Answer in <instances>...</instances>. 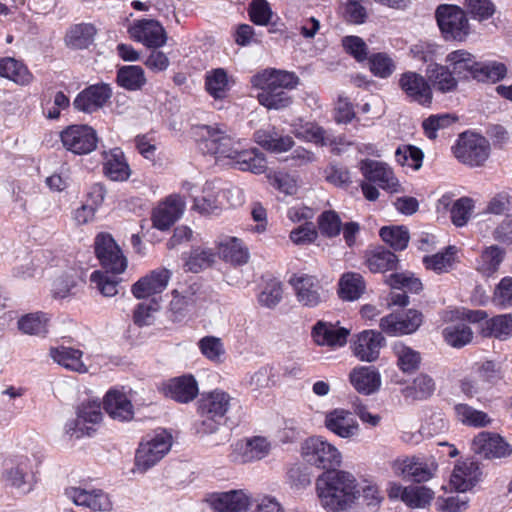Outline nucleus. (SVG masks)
<instances>
[{
	"label": "nucleus",
	"mask_w": 512,
	"mask_h": 512,
	"mask_svg": "<svg viewBox=\"0 0 512 512\" xmlns=\"http://www.w3.org/2000/svg\"><path fill=\"white\" fill-rule=\"evenodd\" d=\"M315 490L326 512H351L361 495L356 477L340 469L322 472L316 478Z\"/></svg>",
	"instance_id": "obj_1"
},
{
	"label": "nucleus",
	"mask_w": 512,
	"mask_h": 512,
	"mask_svg": "<svg viewBox=\"0 0 512 512\" xmlns=\"http://www.w3.org/2000/svg\"><path fill=\"white\" fill-rule=\"evenodd\" d=\"M250 83L258 89L259 103L268 109L285 108L288 104V72L266 68L254 74Z\"/></svg>",
	"instance_id": "obj_2"
},
{
	"label": "nucleus",
	"mask_w": 512,
	"mask_h": 512,
	"mask_svg": "<svg viewBox=\"0 0 512 512\" xmlns=\"http://www.w3.org/2000/svg\"><path fill=\"white\" fill-rule=\"evenodd\" d=\"M300 455L304 462L323 472L338 469L343 462L338 447L320 435L306 438L301 443Z\"/></svg>",
	"instance_id": "obj_3"
},
{
	"label": "nucleus",
	"mask_w": 512,
	"mask_h": 512,
	"mask_svg": "<svg viewBox=\"0 0 512 512\" xmlns=\"http://www.w3.org/2000/svg\"><path fill=\"white\" fill-rule=\"evenodd\" d=\"M199 149L207 154L231 159L236 145L235 135L225 126L199 125L194 128Z\"/></svg>",
	"instance_id": "obj_4"
},
{
	"label": "nucleus",
	"mask_w": 512,
	"mask_h": 512,
	"mask_svg": "<svg viewBox=\"0 0 512 512\" xmlns=\"http://www.w3.org/2000/svg\"><path fill=\"white\" fill-rule=\"evenodd\" d=\"M232 398L222 390L216 389L205 395L198 402L201 421L197 426L198 433L212 434L218 430L226 413L230 409Z\"/></svg>",
	"instance_id": "obj_5"
},
{
	"label": "nucleus",
	"mask_w": 512,
	"mask_h": 512,
	"mask_svg": "<svg viewBox=\"0 0 512 512\" xmlns=\"http://www.w3.org/2000/svg\"><path fill=\"white\" fill-rule=\"evenodd\" d=\"M502 379L500 366L491 360L477 362L473 372L460 380V390L468 398L481 399Z\"/></svg>",
	"instance_id": "obj_6"
},
{
	"label": "nucleus",
	"mask_w": 512,
	"mask_h": 512,
	"mask_svg": "<svg viewBox=\"0 0 512 512\" xmlns=\"http://www.w3.org/2000/svg\"><path fill=\"white\" fill-rule=\"evenodd\" d=\"M171 446L172 435L164 429L147 435L136 451V470L144 473L152 468L170 451Z\"/></svg>",
	"instance_id": "obj_7"
},
{
	"label": "nucleus",
	"mask_w": 512,
	"mask_h": 512,
	"mask_svg": "<svg viewBox=\"0 0 512 512\" xmlns=\"http://www.w3.org/2000/svg\"><path fill=\"white\" fill-rule=\"evenodd\" d=\"M41 459L35 454L16 455L9 468L4 472V480L20 493L30 492L34 484L35 468L39 466Z\"/></svg>",
	"instance_id": "obj_8"
},
{
	"label": "nucleus",
	"mask_w": 512,
	"mask_h": 512,
	"mask_svg": "<svg viewBox=\"0 0 512 512\" xmlns=\"http://www.w3.org/2000/svg\"><path fill=\"white\" fill-rule=\"evenodd\" d=\"M391 468L396 476L421 483L432 479L438 466L434 459L413 455L396 458Z\"/></svg>",
	"instance_id": "obj_9"
},
{
	"label": "nucleus",
	"mask_w": 512,
	"mask_h": 512,
	"mask_svg": "<svg viewBox=\"0 0 512 512\" xmlns=\"http://www.w3.org/2000/svg\"><path fill=\"white\" fill-rule=\"evenodd\" d=\"M490 154L488 140L475 133H462L454 147L455 157L463 164L478 167L484 164Z\"/></svg>",
	"instance_id": "obj_10"
},
{
	"label": "nucleus",
	"mask_w": 512,
	"mask_h": 512,
	"mask_svg": "<svg viewBox=\"0 0 512 512\" xmlns=\"http://www.w3.org/2000/svg\"><path fill=\"white\" fill-rule=\"evenodd\" d=\"M435 16L446 40L462 41L469 34L468 19L460 7L442 4L437 8Z\"/></svg>",
	"instance_id": "obj_11"
},
{
	"label": "nucleus",
	"mask_w": 512,
	"mask_h": 512,
	"mask_svg": "<svg viewBox=\"0 0 512 512\" xmlns=\"http://www.w3.org/2000/svg\"><path fill=\"white\" fill-rule=\"evenodd\" d=\"M94 246L96 256L106 272L120 274L125 271L127 259L110 234H98Z\"/></svg>",
	"instance_id": "obj_12"
},
{
	"label": "nucleus",
	"mask_w": 512,
	"mask_h": 512,
	"mask_svg": "<svg viewBox=\"0 0 512 512\" xmlns=\"http://www.w3.org/2000/svg\"><path fill=\"white\" fill-rule=\"evenodd\" d=\"M63 146L74 154L92 152L97 146L96 131L88 125H71L60 134Z\"/></svg>",
	"instance_id": "obj_13"
},
{
	"label": "nucleus",
	"mask_w": 512,
	"mask_h": 512,
	"mask_svg": "<svg viewBox=\"0 0 512 512\" xmlns=\"http://www.w3.org/2000/svg\"><path fill=\"white\" fill-rule=\"evenodd\" d=\"M359 169L365 180L376 183L383 190L390 193L401 190V185L392 168L385 162L364 159L360 161Z\"/></svg>",
	"instance_id": "obj_14"
},
{
	"label": "nucleus",
	"mask_w": 512,
	"mask_h": 512,
	"mask_svg": "<svg viewBox=\"0 0 512 512\" xmlns=\"http://www.w3.org/2000/svg\"><path fill=\"white\" fill-rule=\"evenodd\" d=\"M475 454L487 459H500L512 454V447L499 434L480 432L472 442Z\"/></svg>",
	"instance_id": "obj_15"
},
{
	"label": "nucleus",
	"mask_w": 512,
	"mask_h": 512,
	"mask_svg": "<svg viewBox=\"0 0 512 512\" xmlns=\"http://www.w3.org/2000/svg\"><path fill=\"white\" fill-rule=\"evenodd\" d=\"M206 503L216 512H247L251 497L244 490L213 492L207 495Z\"/></svg>",
	"instance_id": "obj_16"
},
{
	"label": "nucleus",
	"mask_w": 512,
	"mask_h": 512,
	"mask_svg": "<svg viewBox=\"0 0 512 512\" xmlns=\"http://www.w3.org/2000/svg\"><path fill=\"white\" fill-rule=\"evenodd\" d=\"M66 496L77 506L89 508L92 511H110L112 502L103 490L86 487H69Z\"/></svg>",
	"instance_id": "obj_17"
},
{
	"label": "nucleus",
	"mask_w": 512,
	"mask_h": 512,
	"mask_svg": "<svg viewBox=\"0 0 512 512\" xmlns=\"http://www.w3.org/2000/svg\"><path fill=\"white\" fill-rule=\"evenodd\" d=\"M422 323V314L409 310L404 314H389L380 320V328L389 336H401L415 332Z\"/></svg>",
	"instance_id": "obj_18"
},
{
	"label": "nucleus",
	"mask_w": 512,
	"mask_h": 512,
	"mask_svg": "<svg viewBox=\"0 0 512 512\" xmlns=\"http://www.w3.org/2000/svg\"><path fill=\"white\" fill-rule=\"evenodd\" d=\"M385 344L382 334L375 330H364L352 341L353 354L363 362H374L379 358L380 350Z\"/></svg>",
	"instance_id": "obj_19"
},
{
	"label": "nucleus",
	"mask_w": 512,
	"mask_h": 512,
	"mask_svg": "<svg viewBox=\"0 0 512 512\" xmlns=\"http://www.w3.org/2000/svg\"><path fill=\"white\" fill-rule=\"evenodd\" d=\"M111 96L112 89L108 84L90 85L76 96L73 106L78 111L93 113L102 108Z\"/></svg>",
	"instance_id": "obj_20"
},
{
	"label": "nucleus",
	"mask_w": 512,
	"mask_h": 512,
	"mask_svg": "<svg viewBox=\"0 0 512 512\" xmlns=\"http://www.w3.org/2000/svg\"><path fill=\"white\" fill-rule=\"evenodd\" d=\"M185 202L179 195H170L152 212L153 227L166 231L182 216Z\"/></svg>",
	"instance_id": "obj_21"
},
{
	"label": "nucleus",
	"mask_w": 512,
	"mask_h": 512,
	"mask_svg": "<svg viewBox=\"0 0 512 512\" xmlns=\"http://www.w3.org/2000/svg\"><path fill=\"white\" fill-rule=\"evenodd\" d=\"M130 36L150 48H158L166 43L167 36L163 26L156 20L143 19L129 28Z\"/></svg>",
	"instance_id": "obj_22"
},
{
	"label": "nucleus",
	"mask_w": 512,
	"mask_h": 512,
	"mask_svg": "<svg viewBox=\"0 0 512 512\" xmlns=\"http://www.w3.org/2000/svg\"><path fill=\"white\" fill-rule=\"evenodd\" d=\"M399 86L411 101L422 106L431 104V86L422 75L412 71L405 72L399 78Z\"/></svg>",
	"instance_id": "obj_23"
},
{
	"label": "nucleus",
	"mask_w": 512,
	"mask_h": 512,
	"mask_svg": "<svg viewBox=\"0 0 512 512\" xmlns=\"http://www.w3.org/2000/svg\"><path fill=\"white\" fill-rule=\"evenodd\" d=\"M290 284L293 285L297 301L306 307H316L322 301V286L320 281L312 275H296Z\"/></svg>",
	"instance_id": "obj_24"
},
{
	"label": "nucleus",
	"mask_w": 512,
	"mask_h": 512,
	"mask_svg": "<svg viewBox=\"0 0 512 512\" xmlns=\"http://www.w3.org/2000/svg\"><path fill=\"white\" fill-rule=\"evenodd\" d=\"M324 426L331 433L343 439L359 434V424L353 414L344 409H334L325 415Z\"/></svg>",
	"instance_id": "obj_25"
},
{
	"label": "nucleus",
	"mask_w": 512,
	"mask_h": 512,
	"mask_svg": "<svg viewBox=\"0 0 512 512\" xmlns=\"http://www.w3.org/2000/svg\"><path fill=\"white\" fill-rule=\"evenodd\" d=\"M271 445L261 436H254L235 444L231 453L232 461L237 463H249L265 458L270 452Z\"/></svg>",
	"instance_id": "obj_26"
},
{
	"label": "nucleus",
	"mask_w": 512,
	"mask_h": 512,
	"mask_svg": "<svg viewBox=\"0 0 512 512\" xmlns=\"http://www.w3.org/2000/svg\"><path fill=\"white\" fill-rule=\"evenodd\" d=\"M438 212L450 211L452 223L457 227L465 226L474 210V200L470 197H461L453 202L450 194H444L436 204Z\"/></svg>",
	"instance_id": "obj_27"
},
{
	"label": "nucleus",
	"mask_w": 512,
	"mask_h": 512,
	"mask_svg": "<svg viewBox=\"0 0 512 512\" xmlns=\"http://www.w3.org/2000/svg\"><path fill=\"white\" fill-rule=\"evenodd\" d=\"M171 272L166 268H158L140 278L132 286V293L138 299L163 292L170 280Z\"/></svg>",
	"instance_id": "obj_28"
},
{
	"label": "nucleus",
	"mask_w": 512,
	"mask_h": 512,
	"mask_svg": "<svg viewBox=\"0 0 512 512\" xmlns=\"http://www.w3.org/2000/svg\"><path fill=\"white\" fill-rule=\"evenodd\" d=\"M349 330L332 323L318 321L312 330L314 341L321 346L342 347L347 342Z\"/></svg>",
	"instance_id": "obj_29"
},
{
	"label": "nucleus",
	"mask_w": 512,
	"mask_h": 512,
	"mask_svg": "<svg viewBox=\"0 0 512 512\" xmlns=\"http://www.w3.org/2000/svg\"><path fill=\"white\" fill-rule=\"evenodd\" d=\"M445 61L457 79H474L478 61L467 50L452 51L446 56Z\"/></svg>",
	"instance_id": "obj_30"
},
{
	"label": "nucleus",
	"mask_w": 512,
	"mask_h": 512,
	"mask_svg": "<svg viewBox=\"0 0 512 512\" xmlns=\"http://www.w3.org/2000/svg\"><path fill=\"white\" fill-rule=\"evenodd\" d=\"M104 409L114 420L130 421L134 416V409L127 396L117 390H110L104 398Z\"/></svg>",
	"instance_id": "obj_31"
},
{
	"label": "nucleus",
	"mask_w": 512,
	"mask_h": 512,
	"mask_svg": "<svg viewBox=\"0 0 512 512\" xmlns=\"http://www.w3.org/2000/svg\"><path fill=\"white\" fill-rule=\"evenodd\" d=\"M480 476V470L476 462L465 460L458 462L451 474L450 483L457 491L465 492L471 489Z\"/></svg>",
	"instance_id": "obj_32"
},
{
	"label": "nucleus",
	"mask_w": 512,
	"mask_h": 512,
	"mask_svg": "<svg viewBox=\"0 0 512 512\" xmlns=\"http://www.w3.org/2000/svg\"><path fill=\"white\" fill-rule=\"evenodd\" d=\"M166 396L180 402L188 403L198 394V385L191 375L171 379L164 388Z\"/></svg>",
	"instance_id": "obj_33"
},
{
	"label": "nucleus",
	"mask_w": 512,
	"mask_h": 512,
	"mask_svg": "<svg viewBox=\"0 0 512 512\" xmlns=\"http://www.w3.org/2000/svg\"><path fill=\"white\" fill-rule=\"evenodd\" d=\"M352 386L364 395H370L377 391L381 385L379 372L370 366L354 368L349 375Z\"/></svg>",
	"instance_id": "obj_34"
},
{
	"label": "nucleus",
	"mask_w": 512,
	"mask_h": 512,
	"mask_svg": "<svg viewBox=\"0 0 512 512\" xmlns=\"http://www.w3.org/2000/svg\"><path fill=\"white\" fill-rule=\"evenodd\" d=\"M505 250L498 245L486 247L476 259V270L484 277H492L505 258Z\"/></svg>",
	"instance_id": "obj_35"
},
{
	"label": "nucleus",
	"mask_w": 512,
	"mask_h": 512,
	"mask_svg": "<svg viewBox=\"0 0 512 512\" xmlns=\"http://www.w3.org/2000/svg\"><path fill=\"white\" fill-rule=\"evenodd\" d=\"M50 356L54 362L64 368L78 373H86L87 366L82 361L83 352L72 347L59 346L50 349Z\"/></svg>",
	"instance_id": "obj_36"
},
{
	"label": "nucleus",
	"mask_w": 512,
	"mask_h": 512,
	"mask_svg": "<svg viewBox=\"0 0 512 512\" xmlns=\"http://www.w3.org/2000/svg\"><path fill=\"white\" fill-rule=\"evenodd\" d=\"M231 159L234 166L242 171H249L254 174L263 173L266 170V160L260 151L257 149H249L239 151L235 150Z\"/></svg>",
	"instance_id": "obj_37"
},
{
	"label": "nucleus",
	"mask_w": 512,
	"mask_h": 512,
	"mask_svg": "<svg viewBox=\"0 0 512 512\" xmlns=\"http://www.w3.org/2000/svg\"><path fill=\"white\" fill-rule=\"evenodd\" d=\"M103 170L104 174L112 181H125L131 173L120 148H115L105 154Z\"/></svg>",
	"instance_id": "obj_38"
},
{
	"label": "nucleus",
	"mask_w": 512,
	"mask_h": 512,
	"mask_svg": "<svg viewBox=\"0 0 512 512\" xmlns=\"http://www.w3.org/2000/svg\"><path fill=\"white\" fill-rule=\"evenodd\" d=\"M255 142L267 151L282 153L288 150V138L275 127L260 129L254 133Z\"/></svg>",
	"instance_id": "obj_39"
},
{
	"label": "nucleus",
	"mask_w": 512,
	"mask_h": 512,
	"mask_svg": "<svg viewBox=\"0 0 512 512\" xmlns=\"http://www.w3.org/2000/svg\"><path fill=\"white\" fill-rule=\"evenodd\" d=\"M429 80L437 91L449 93L456 90L458 80L448 65L435 64L428 70Z\"/></svg>",
	"instance_id": "obj_40"
},
{
	"label": "nucleus",
	"mask_w": 512,
	"mask_h": 512,
	"mask_svg": "<svg viewBox=\"0 0 512 512\" xmlns=\"http://www.w3.org/2000/svg\"><path fill=\"white\" fill-rule=\"evenodd\" d=\"M290 133L294 134L297 138L328 145L332 143V138L321 127L311 122H303L299 119L298 123L290 125Z\"/></svg>",
	"instance_id": "obj_41"
},
{
	"label": "nucleus",
	"mask_w": 512,
	"mask_h": 512,
	"mask_svg": "<svg viewBox=\"0 0 512 512\" xmlns=\"http://www.w3.org/2000/svg\"><path fill=\"white\" fill-rule=\"evenodd\" d=\"M442 335L449 346L457 349L468 345L473 339L472 329L462 320L448 324Z\"/></svg>",
	"instance_id": "obj_42"
},
{
	"label": "nucleus",
	"mask_w": 512,
	"mask_h": 512,
	"mask_svg": "<svg viewBox=\"0 0 512 512\" xmlns=\"http://www.w3.org/2000/svg\"><path fill=\"white\" fill-rule=\"evenodd\" d=\"M0 76L20 85L29 84L33 78L22 62L10 57L0 59Z\"/></svg>",
	"instance_id": "obj_43"
},
{
	"label": "nucleus",
	"mask_w": 512,
	"mask_h": 512,
	"mask_svg": "<svg viewBox=\"0 0 512 512\" xmlns=\"http://www.w3.org/2000/svg\"><path fill=\"white\" fill-rule=\"evenodd\" d=\"M218 253L225 261L236 265L247 263L249 253L236 237H227L218 244Z\"/></svg>",
	"instance_id": "obj_44"
},
{
	"label": "nucleus",
	"mask_w": 512,
	"mask_h": 512,
	"mask_svg": "<svg viewBox=\"0 0 512 512\" xmlns=\"http://www.w3.org/2000/svg\"><path fill=\"white\" fill-rule=\"evenodd\" d=\"M81 278L76 270H69L57 277L52 284V296L55 299H65L76 295Z\"/></svg>",
	"instance_id": "obj_45"
},
{
	"label": "nucleus",
	"mask_w": 512,
	"mask_h": 512,
	"mask_svg": "<svg viewBox=\"0 0 512 512\" xmlns=\"http://www.w3.org/2000/svg\"><path fill=\"white\" fill-rule=\"evenodd\" d=\"M485 336L506 340L512 337V314H501L485 321L483 326Z\"/></svg>",
	"instance_id": "obj_46"
},
{
	"label": "nucleus",
	"mask_w": 512,
	"mask_h": 512,
	"mask_svg": "<svg viewBox=\"0 0 512 512\" xmlns=\"http://www.w3.org/2000/svg\"><path fill=\"white\" fill-rule=\"evenodd\" d=\"M454 411L457 419L468 426L480 428L486 427L492 422L487 413L477 410L468 404H457L454 407Z\"/></svg>",
	"instance_id": "obj_47"
},
{
	"label": "nucleus",
	"mask_w": 512,
	"mask_h": 512,
	"mask_svg": "<svg viewBox=\"0 0 512 512\" xmlns=\"http://www.w3.org/2000/svg\"><path fill=\"white\" fill-rule=\"evenodd\" d=\"M96 29L91 24L73 26L66 35V43L74 49L87 48L94 40Z\"/></svg>",
	"instance_id": "obj_48"
},
{
	"label": "nucleus",
	"mask_w": 512,
	"mask_h": 512,
	"mask_svg": "<svg viewBox=\"0 0 512 512\" xmlns=\"http://www.w3.org/2000/svg\"><path fill=\"white\" fill-rule=\"evenodd\" d=\"M228 86V75L223 68L212 69L206 73L205 88L214 99L225 97Z\"/></svg>",
	"instance_id": "obj_49"
},
{
	"label": "nucleus",
	"mask_w": 512,
	"mask_h": 512,
	"mask_svg": "<svg viewBox=\"0 0 512 512\" xmlns=\"http://www.w3.org/2000/svg\"><path fill=\"white\" fill-rule=\"evenodd\" d=\"M363 278L358 273H346L339 282V295L342 299L354 301L364 292Z\"/></svg>",
	"instance_id": "obj_50"
},
{
	"label": "nucleus",
	"mask_w": 512,
	"mask_h": 512,
	"mask_svg": "<svg viewBox=\"0 0 512 512\" xmlns=\"http://www.w3.org/2000/svg\"><path fill=\"white\" fill-rule=\"evenodd\" d=\"M456 249L453 246L447 247L443 252H439L423 258V263L427 269L441 274L452 269L455 262Z\"/></svg>",
	"instance_id": "obj_51"
},
{
	"label": "nucleus",
	"mask_w": 512,
	"mask_h": 512,
	"mask_svg": "<svg viewBox=\"0 0 512 512\" xmlns=\"http://www.w3.org/2000/svg\"><path fill=\"white\" fill-rule=\"evenodd\" d=\"M48 320L45 313H30L19 319L18 328L28 335L45 336L48 332Z\"/></svg>",
	"instance_id": "obj_52"
},
{
	"label": "nucleus",
	"mask_w": 512,
	"mask_h": 512,
	"mask_svg": "<svg viewBox=\"0 0 512 512\" xmlns=\"http://www.w3.org/2000/svg\"><path fill=\"white\" fill-rule=\"evenodd\" d=\"M393 352L397 358V364L403 372H412L418 368L421 356L420 353L402 342L393 345Z\"/></svg>",
	"instance_id": "obj_53"
},
{
	"label": "nucleus",
	"mask_w": 512,
	"mask_h": 512,
	"mask_svg": "<svg viewBox=\"0 0 512 512\" xmlns=\"http://www.w3.org/2000/svg\"><path fill=\"white\" fill-rule=\"evenodd\" d=\"M198 348L209 361L220 364L224 362L226 350L223 341L215 336H205L198 341Z\"/></svg>",
	"instance_id": "obj_54"
},
{
	"label": "nucleus",
	"mask_w": 512,
	"mask_h": 512,
	"mask_svg": "<svg viewBox=\"0 0 512 512\" xmlns=\"http://www.w3.org/2000/svg\"><path fill=\"white\" fill-rule=\"evenodd\" d=\"M117 81L128 90H138L146 83V78L142 67L131 65L118 70Z\"/></svg>",
	"instance_id": "obj_55"
},
{
	"label": "nucleus",
	"mask_w": 512,
	"mask_h": 512,
	"mask_svg": "<svg viewBox=\"0 0 512 512\" xmlns=\"http://www.w3.org/2000/svg\"><path fill=\"white\" fill-rule=\"evenodd\" d=\"M507 73L505 64L496 61L479 62L477 65L474 80L479 82H498Z\"/></svg>",
	"instance_id": "obj_56"
},
{
	"label": "nucleus",
	"mask_w": 512,
	"mask_h": 512,
	"mask_svg": "<svg viewBox=\"0 0 512 512\" xmlns=\"http://www.w3.org/2000/svg\"><path fill=\"white\" fill-rule=\"evenodd\" d=\"M380 237L394 250H404L409 243V231L405 226H385L380 229Z\"/></svg>",
	"instance_id": "obj_57"
},
{
	"label": "nucleus",
	"mask_w": 512,
	"mask_h": 512,
	"mask_svg": "<svg viewBox=\"0 0 512 512\" xmlns=\"http://www.w3.org/2000/svg\"><path fill=\"white\" fill-rule=\"evenodd\" d=\"M398 258L389 250L381 249L373 252L367 259L372 272H386L397 268Z\"/></svg>",
	"instance_id": "obj_58"
},
{
	"label": "nucleus",
	"mask_w": 512,
	"mask_h": 512,
	"mask_svg": "<svg viewBox=\"0 0 512 512\" xmlns=\"http://www.w3.org/2000/svg\"><path fill=\"white\" fill-rule=\"evenodd\" d=\"M215 260V253L210 248L197 247L191 250L185 262L187 270L197 273L210 267Z\"/></svg>",
	"instance_id": "obj_59"
},
{
	"label": "nucleus",
	"mask_w": 512,
	"mask_h": 512,
	"mask_svg": "<svg viewBox=\"0 0 512 512\" xmlns=\"http://www.w3.org/2000/svg\"><path fill=\"white\" fill-rule=\"evenodd\" d=\"M423 157L422 150L412 145L399 147L395 152V159L398 164L411 167L414 170L421 168Z\"/></svg>",
	"instance_id": "obj_60"
},
{
	"label": "nucleus",
	"mask_w": 512,
	"mask_h": 512,
	"mask_svg": "<svg viewBox=\"0 0 512 512\" xmlns=\"http://www.w3.org/2000/svg\"><path fill=\"white\" fill-rule=\"evenodd\" d=\"M434 498V492L425 486H408L404 503L411 508H425Z\"/></svg>",
	"instance_id": "obj_61"
},
{
	"label": "nucleus",
	"mask_w": 512,
	"mask_h": 512,
	"mask_svg": "<svg viewBox=\"0 0 512 512\" xmlns=\"http://www.w3.org/2000/svg\"><path fill=\"white\" fill-rule=\"evenodd\" d=\"M107 273L94 271L90 276V281L103 296L112 297L118 293L119 281L115 276Z\"/></svg>",
	"instance_id": "obj_62"
},
{
	"label": "nucleus",
	"mask_w": 512,
	"mask_h": 512,
	"mask_svg": "<svg viewBox=\"0 0 512 512\" xmlns=\"http://www.w3.org/2000/svg\"><path fill=\"white\" fill-rule=\"evenodd\" d=\"M491 301L501 309L512 307V277L506 276L499 281L495 286Z\"/></svg>",
	"instance_id": "obj_63"
},
{
	"label": "nucleus",
	"mask_w": 512,
	"mask_h": 512,
	"mask_svg": "<svg viewBox=\"0 0 512 512\" xmlns=\"http://www.w3.org/2000/svg\"><path fill=\"white\" fill-rule=\"evenodd\" d=\"M512 207V196L507 191L493 195L485 207L484 213L501 216L507 214Z\"/></svg>",
	"instance_id": "obj_64"
}]
</instances>
